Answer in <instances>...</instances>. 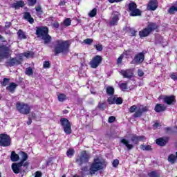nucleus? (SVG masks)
I'll return each mask as SVG.
<instances>
[{
	"mask_svg": "<svg viewBox=\"0 0 177 177\" xmlns=\"http://www.w3.org/2000/svg\"><path fill=\"white\" fill-rule=\"evenodd\" d=\"M106 165L107 162L104 160L96 158L94 159V162L91 164L89 169H88V167H82V171L85 175H95L97 171L106 168Z\"/></svg>",
	"mask_w": 177,
	"mask_h": 177,
	"instance_id": "1",
	"label": "nucleus"
},
{
	"mask_svg": "<svg viewBox=\"0 0 177 177\" xmlns=\"http://www.w3.org/2000/svg\"><path fill=\"white\" fill-rule=\"evenodd\" d=\"M69 46L70 42L68 41L57 40L55 41V55H58V53H67Z\"/></svg>",
	"mask_w": 177,
	"mask_h": 177,
	"instance_id": "2",
	"label": "nucleus"
},
{
	"mask_svg": "<svg viewBox=\"0 0 177 177\" xmlns=\"http://www.w3.org/2000/svg\"><path fill=\"white\" fill-rule=\"evenodd\" d=\"M48 30L46 27H37L36 30V35L39 38H42L44 41V44H49L52 37L48 35Z\"/></svg>",
	"mask_w": 177,
	"mask_h": 177,
	"instance_id": "3",
	"label": "nucleus"
},
{
	"mask_svg": "<svg viewBox=\"0 0 177 177\" xmlns=\"http://www.w3.org/2000/svg\"><path fill=\"white\" fill-rule=\"evenodd\" d=\"M157 24L154 23H150L147 28L139 32V35L140 38H145V37H148L152 31L157 30Z\"/></svg>",
	"mask_w": 177,
	"mask_h": 177,
	"instance_id": "4",
	"label": "nucleus"
},
{
	"mask_svg": "<svg viewBox=\"0 0 177 177\" xmlns=\"http://www.w3.org/2000/svg\"><path fill=\"white\" fill-rule=\"evenodd\" d=\"M16 108L19 113H20L21 114H24L26 115H27V114H29L30 111H31L30 105L24 102H17Z\"/></svg>",
	"mask_w": 177,
	"mask_h": 177,
	"instance_id": "5",
	"label": "nucleus"
},
{
	"mask_svg": "<svg viewBox=\"0 0 177 177\" xmlns=\"http://www.w3.org/2000/svg\"><path fill=\"white\" fill-rule=\"evenodd\" d=\"M21 156L22 159L19 163H13L12 165V169L15 174H19L20 172V167L23 166L24 161H27V158H28V156L24 152H21Z\"/></svg>",
	"mask_w": 177,
	"mask_h": 177,
	"instance_id": "6",
	"label": "nucleus"
},
{
	"mask_svg": "<svg viewBox=\"0 0 177 177\" xmlns=\"http://www.w3.org/2000/svg\"><path fill=\"white\" fill-rule=\"evenodd\" d=\"M60 122L64 128L65 133H66V135H70V133H71V124L70 123V121L66 118H62Z\"/></svg>",
	"mask_w": 177,
	"mask_h": 177,
	"instance_id": "7",
	"label": "nucleus"
},
{
	"mask_svg": "<svg viewBox=\"0 0 177 177\" xmlns=\"http://www.w3.org/2000/svg\"><path fill=\"white\" fill-rule=\"evenodd\" d=\"M89 157V154H88L86 151H82L80 156L77 158L76 162H77L79 165H82L84 162H88Z\"/></svg>",
	"mask_w": 177,
	"mask_h": 177,
	"instance_id": "8",
	"label": "nucleus"
},
{
	"mask_svg": "<svg viewBox=\"0 0 177 177\" xmlns=\"http://www.w3.org/2000/svg\"><path fill=\"white\" fill-rule=\"evenodd\" d=\"M10 137L8 134H0V146L8 147L10 146Z\"/></svg>",
	"mask_w": 177,
	"mask_h": 177,
	"instance_id": "9",
	"label": "nucleus"
},
{
	"mask_svg": "<svg viewBox=\"0 0 177 177\" xmlns=\"http://www.w3.org/2000/svg\"><path fill=\"white\" fill-rule=\"evenodd\" d=\"M10 53V49L5 46H0V60L2 59H8L9 57V53Z\"/></svg>",
	"mask_w": 177,
	"mask_h": 177,
	"instance_id": "10",
	"label": "nucleus"
},
{
	"mask_svg": "<svg viewBox=\"0 0 177 177\" xmlns=\"http://www.w3.org/2000/svg\"><path fill=\"white\" fill-rule=\"evenodd\" d=\"M145 61V52L139 53L134 56L133 64H140Z\"/></svg>",
	"mask_w": 177,
	"mask_h": 177,
	"instance_id": "11",
	"label": "nucleus"
},
{
	"mask_svg": "<svg viewBox=\"0 0 177 177\" xmlns=\"http://www.w3.org/2000/svg\"><path fill=\"white\" fill-rule=\"evenodd\" d=\"M129 10H130V16H140V10L136 8V3L132 2L129 5Z\"/></svg>",
	"mask_w": 177,
	"mask_h": 177,
	"instance_id": "12",
	"label": "nucleus"
},
{
	"mask_svg": "<svg viewBox=\"0 0 177 177\" xmlns=\"http://www.w3.org/2000/svg\"><path fill=\"white\" fill-rule=\"evenodd\" d=\"M100 63H102V57L100 55H96L90 62V66L91 68H97V67H99Z\"/></svg>",
	"mask_w": 177,
	"mask_h": 177,
	"instance_id": "13",
	"label": "nucleus"
},
{
	"mask_svg": "<svg viewBox=\"0 0 177 177\" xmlns=\"http://www.w3.org/2000/svg\"><path fill=\"white\" fill-rule=\"evenodd\" d=\"M120 73L124 78L131 79L133 77V69L120 70Z\"/></svg>",
	"mask_w": 177,
	"mask_h": 177,
	"instance_id": "14",
	"label": "nucleus"
},
{
	"mask_svg": "<svg viewBox=\"0 0 177 177\" xmlns=\"http://www.w3.org/2000/svg\"><path fill=\"white\" fill-rule=\"evenodd\" d=\"M118 20H120V13L114 12L110 20L111 26H115L118 23Z\"/></svg>",
	"mask_w": 177,
	"mask_h": 177,
	"instance_id": "15",
	"label": "nucleus"
},
{
	"mask_svg": "<svg viewBox=\"0 0 177 177\" xmlns=\"http://www.w3.org/2000/svg\"><path fill=\"white\" fill-rule=\"evenodd\" d=\"M131 142H133V143H139V142H145V140H146V138H145V136H138L135 134H133L131 138Z\"/></svg>",
	"mask_w": 177,
	"mask_h": 177,
	"instance_id": "16",
	"label": "nucleus"
},
{
	"mask_svg": "<svg viewBox=\"0 0 177 177\" xmlns=\"http://www.w3.org/2000/svg\"><path fill=\"white\" fill-rule=\"evenodd\" d=\"M157 8H158L157 0H150L147 6L148 10H156Z\"/></svg>",
	"mask_w": 177,
	"mask_h": 177,
	"instance_id": "17",
	"label": "nucleus"
},
{
	"mask_svg": "<svg viewBox=\"0 0 177 177\" xmlns=\"http://www.w3.org/2000/svg\"><path fill=\"white\" fill-rule=\"evenodd\" d=\"M145 111H147V107H140L138 109L136 110V113L133 115V117H135V118H138V117H141L142 114H143Z\"/></svg>",
	"mask_w": 177,
	"mask_h": 177,
	"instance_id": "18",
	"label": "nucleus"
},
{
	"mask_svg": "<svg viewBox=\"0 0 177 177\" xmlns=\"http://www.w3.org/2000/svg\"><path fill=\"white\" fill-rule=\"evenodd\" d=\"M165 110H167V106L164 104H157L155 106V111L156 113H161L165 111Z\"/></svg>",
	"mask_w": 177,
	"mask_h": 177,
	"instance_id": "19",
	"label": "nucleus"
},
{
	"mask_svg": "<svg viewBox=\"0 0 177 177\" xmlns=\"http://www.w3.org/2000/svg\"><path fill=\"white\" fill-rule=\"evenodd\" d=\"M11 6L15 9H20V8L24 7V1H18L15 3L11 4Z\"/></svg>",
	"mask_w": 177,
	"mask_h": 177,
	"instance_id": "20",
	"label": "nucleus"
},
{
	"mask_svg": "<svg viewBox=\"0 0 177 177\" xmlns=\"http://www.w3.org/2000/svg\"><path fill=\"white\" fill-rule=\"evenodd\" d=\"M121 143L124 145V146H126V147L128 149V150H131V149H133V145L129 144V141H128L126 139H122Z\"/></svg>",
	"mask_w": 177,
	"mask_h": 177,
	"instance_id": "21",
	"label": "nucleus"
},
{
	"mask_svg": "<svg viewBox=\"0 0 177 177\" xmlns=\"http://www.w3.org/2000/svg\"><path fill=\"white\" fill-rule=\"evenodd\" d=\"M17 87V84L15 82L10 83L6 88L7 91H9V92H11L13 93L15 92V89Z\"/></svg>",
	"mask_w": 177,
	"mask_h": 177,
	"instance_id": "22",
	"label": "nucleus"
},
{
	"mask_svg": "<svg viewBox=\"0 0 177 177\" xmlns=\"http://www.w3.org/2000/svg\"><path fill=\"white\" fill-rule=\"evenodd\" d=\"M8 64L10 67H12V66H16L17 64H20V60L17 59V58H12L8 62Z\"/></svg>",
	"mask_w": 177,
	"mask_h": 177,
	"instance_id": "23",
	"label": "nucleus"
},
{
	"mask_svg": "<svg viewBox=\"0 0 177 177\" xmlns=\"http://www.w3.org/2000/svg\"><path fill=\"white\" fill-rule=\"evenodd\" d=\"M165 103H167V104H172L174 102H175V97L174 96H169L165 97L164 98Z\"/></svg>",
	"mask_w": 177,
	"mask_h": 177,
	"instance_id": "24",
	"label": "nucleus"
},
{
	"mask_svg": "<svg viewBox=\"0 0 177 177\" xmlns=\"http://www.w3.org/2000/svg\"><path fill=\"white\" fill-rule=\"evenodd\" d=\"M24 17L25 20L28 21L30 23V24H32V23H34V19L31 17V15H30V12H25Z\"/></svg>",
	"mask_w": 177,
	"mask_h": 177,
	"instance_id": "25",
	"label": "nucleus"
},
{
	"mask_svg": "<svg viewBox=\"0 0 177 177\" xmlns=\"http://www.w3.org/2000/svg\"><path fill=\"white\" fill-rule=\"evenodd\" d=\"M11 161H12L13 162H16V161H19V159L20 158V157L16 153L15 151H12L11 153Z\"/></svg>",
	"mask_w": 177,
	"mask_h": 177,
	"instance_id": "26",
	"label": "nucleus"
},
{
	"mask_svg": "<svg viewBox=\"0 0 177 177\" xmlns=\"http://www.w3.org/2000/svg\"><path fill=\"white\" fill-rule=\"evenodd\" d=\"M156 144L158 145V146H165V145L167 144V140L161 138L156 139Z\"/></svg>",
	"mask_w": 177,
	"mask_h": 177,
	"instance_id": "27",
	"label": "nucleus"
},
{
	"mask_svg": "<svg viewBox=\"0 0 177 177\" xmlns=\"http://www.w3.org/2000/svg\"><path fill=\"white\" fill-rule=\"evenodd\" d=\"M17 35L19 39H26V38H27V36H26V33L21 30H19L17 32Z\"/></svg>",
	"mask_w": 177,
	"mask_h": 177,
	"instance_id": "28",
	"label": "nucleus"
},
{
	"mask_svg": "<svg viewBox=\"0 0 177 177\" xmlns=\"http://www.w3.org/2000/svg\"><path fill=\"white\" fill-rule=\"evenodd\" d=\"M167 160L169 162H171V164H175V162L176 161V156L174 154H171L169 156Z\"/></svg>",
	"mask_w": 177,
	"mask_h": 177,
	"instance_id": "29",
	"label": "nucleus"
},
{
	"mask_svg": "<svg viewBox=\"0 0 177 177\" xmlns=\"http://www.w3.org/2000/svg\"><path fill=\"white\" fill-rule=\"evenodd\" d=\"M106 93L109 95V96H113V95H114V88L111 86L106 87Z\"/></svg>",
	"mask_w": 177,
	"mask_h": 177,
	"instance_id": "30",
	"label": "nucleus"
},
{
	"mask_svg": "<svg viewBox=\"0 0 177 177\" xmlns=\"http://www.w3.org/2000/svg\"><path fill=\"white\" fill-rule=\"evenodd\" d=\"M177 12V6H172L169 10L168 13L170 15H174V13H176Z\"/></svg>",
	"mask_w": 177,
	"mask_h": 177,
	"instance_id": "31",
	"label": "nucleus"
},
{
	"mask_svg": "<svg viewBox=\"0 0 177 177\" xmlns=\"http://www.w3.org/2000/svg\"><path fill=\"white\" fill-rule=\"evenodd\" d=\"M57 97H58L59 102H64L66 99H67V97H66V95L63 93L58 94Z\"/></svg>",
	"mask_w": 177,
	"mask_h": 177,
	"instance_id": "32",
	"label": "nucleus"
},
{
	"mask_svg": "<svg viewBox=\"0 0 177 177\" xmlns=\"http://www.w3.org/2000/svg\"><path fill=\"white\" fill-rule=\"evenodd\" d=\"M21 55L24 56L27 59H30V57H32L34 56V53L28 51L26 53H24L23 54H21Z\"/></svg>",
	"mask_w": 177,
	"mask_h": 177,
	"instance_id": "33",
	"label": "nucleus"
},
{
	"mask_svg": "<svg viewBox=\"0 0 177 177\" xmlns=\"http://www.w3.org/2000/svg\"><path fill=\"white\" fill-rule=\"evenodd\" d=\"M75 151L73 149H69L66 151V156H68L70 158L74 156Z\"/></svg>",
	"mask_w": 177,
	"mask_h": 177,
	"instance_id": "34",
	"label": "nucleus"
},
{
	"mask_svg": "<svg viewBox=\"0 0 177 177\" xmlns=\"http://www.w3.org/2000/svg\"><path fill=\"white\" fill-rule=\"evenodd\" d=\"M97 10L96 8H93L90 12L88 13L89 17H95L96 16V13Z\"/></svg>",
	"mask_w": 177,
	"mask_h": 177,
	"instance_id": "35",
	"label": "nucleus"
},
{
	"mask_svg": "<svg viewBox=\"0 0 177 177\" xmlns=\"http://www.w3.org/2000/svg\"><path fill=\"white\" fill-rule=\"evenodd\" d=\"M108 102L109 104H115V97H110L108 98Z\"/></svg>",
	"mask_w": 177,
	"mask_h": 177,
	"instance_id": "36",
	"label": "nucleus"
},
{
	"mask_svg": "<svg viewBox=\"0 0 177 177\" xmlns=\"http://www.w3.org/2000/svg\"><path fill=\"white\" fill-rule=\"evenodd\" d=\"M148 176L150 177H158V174H157V171H152L149 173H148Z\"/></svg>",
	"mask_w": 177,
	"mask_h": 177,
	"instance_id": "37",
	"label": "nucleus"
},
{
	"mask_svg": "<svg viewBox=\"0 0 177 177\" xmlns=\"http://www.w3.org/2000/svg\"><path fill=\"white\" fill-rule=\"evenodd\" d=\"M120 89H122V91H127V89H128V86L127 84V83H122L120 85Z\"/></svg>",
	"mask_w": 177,
	"mask_h": 177,
	"instance_id": "38",
	"label": "nucleus"
},
{
	"mask_svg": "<svg viewBox=\"0 0 177 177\" xmlns=\"http://www.w3.org/2000/svg\"><path fill=\"white\" fill-rule=\"evenodd\" d=\"M64 26H66V27H68V26H70L71 24V20L69 18L66 19L64 21Z\"/></svg>",
	"mask_w": 177,
	"mask_h": 177,
	"instance_id": "39",
	"label": "nucleus"
},
{
	"mask_svg": "<svg viewBox=\"0 0 177 177\" xmlns=\"http://www.w3.org/2000/svg\"><path fill=\"white\" fill-rule=\"evenodd\" d=\"M122 103V99L121 97H115V104H121Z\"/></svg>",
	"mask_w": 177,
	"mask_h": 177,
	"instance_id": "40",
	"label": "nucleus"
},
{
	"mask_svg": "<svg viewBox=\"0 0 177 177\" xmlns=\"http://www.w3.org/2000/svg\"><path fill=\"white\" fill-rule=\"evenodd\" d=\"M140 149L142 150H147L149 151L151 149V147H150V145H141L140 146Z\"/></svg>",
	"mask_w": 177,
	"mask_h": 177,
	"instance_id": "41",
	"label": "nucleus"
},
{
	"mask_svg": "<svg viewBox=\"0 0 177 177\" xmlns=\"http://www.w3.org/2000/svg\"><path fill=\"white\" fill-rule=\"evenodd\" d=\"M84 44H86V45H91L92 42H93V39H86L83 41Z\"/></svg>",
	"mask_w": 177,
	"mask_h": 177,
	"instance_id": "42",
	"label": "nucleus"
},
{
	"mask_svg": "<svg viewBox=\"0 0 177 177\" xmlns=\"http://www.w3.org/2000/svg\"><path fill=\"white\" fill-rule=\"evenodd\" d=\"M26 75H32V68H27L26 69Z\"/></svg>",
	"mask_w": 177,
	"mask_h": 177,
	"instance_id": "43",
	"label": "nucleus"
},
{
	"mask_svg": "<svg viewBox=\"0 0 177 177\" xmlns=\"http://www.w3.org/2000/svg\"><path fill=\"white\" fill-rule=\"evenodd\" d=\"M120 164V160L115 159L113 160L112 165L113 167H114V168H117V167H118V165Z\"/></svg>",
	"mask_w": 177,
	"mask_h": 177,
	"instance_id": "44",
	"label": "nucleus"
},
{
	"mask_svg": "<svg viewBox=\"0 0 177 177\" xmlns=\"http://www.w3.org/2000/svg\"><path fill=\"white\" fill-rule=\"evenodd\" d=\"M28 3L29 6H34L37 3V0H28Z\"/></svg>",
	"mask_w": 177,
	"mask_h": 177,
	"instance_id": "45",
	"label": "nucleus"
},
{
	"mask_svg": "<svg viewBox=\"0 0 177 177\" xmlns=\"http://www.w3.org/2000/svg\"><path fill=\"white\" fill-rule=\"evenodd\" d=\"M138 109V107H136V105H133L130 107L129 109V112L130 113H135V111H136V109Z\"/></svg>",
	"mask_w": 177,
	"mask_h": 177,
	"instance_id": "46",
	"label": "nucleus"
},
{
	"mask_svg": "<svg viewBox=\"0 0 177 177\" xmlns=\"http://www.w3.org/2000/svg\"><path fill=\"white\" fill-rule=\"evenodd\" d=\"M44 68H49L50 67V64L49 63V62L48 61H45L44 62Z\"/></svg>",
	"mask_w": 177,
	"mask_h": 177,
	"instance_id": "47",
	"label": "nucleus"
},
{
	"mask_svg": "<svg viewBox=\"0 0 177 177\" xmlns=\"http://www.w3.org/2000/svg\"><path fill=\"white\" fill-rule=\"evenodd\" d=\"M170 78L174 81H177V73H173L170 75Z\"/></svg>",
	"mask_w": 177,
	"mask_h": 177,
	"instance_id": "48",
	"label": "nucleus"
},
{
	"mask_svg": "<svg viewBox=\"0 0 177 177\" xmlns=\"http://www.w3.org/2000/svg\"><path fill=\"white\" fill-rule=\"evenodd\" d=\"M9 84V79L8 78H4L3 81L2 82V86H6V85H8Z\"/></svg>",
	"mask_w": 177,
	"mask_h": 177,
	"instance_id": "49",
	"label": "nucleus"
},
{
	"mask_svg": "<svg viewBox=\"0 0 177 177\" xmlns=\"http://www.w3.org/2000/svg\"><path fill=\"white\" fill-rule=\"evenodd\" d=\"M94 47L95 48V49H97V50H98L99 52H101V50H103V46L102 45H95Z\"/></svg>",
	"mask_w": 177,
	"mask_h": 177,
	"instance_id": "50",
	"label": "nucleus"
},
{
	"mask_svg": "<svg viewBox=\"0 0 177 177\" xmlns=\"http://www.w3.org/2000/svg\"><path fill=\"white\" fill-rule=\"evenodd\" d=\"M122 59H124V55H121L118 58L117 63L118 64H121V62H122Z\"/></svg>",
	"mask_w": 177,
	"mask_h": 177,
	"instance_id": "51",
	"label": "nucleus"
},
{
	"mask_svg": "<svg viewBox=\"0 0 177 177\" xmlns=\"http://www.w3.org/2000/svg\"><path fill=\"white\" fill-rule=\"evenodd\" d=\"M99 109H100V110H104V109H106V103H101L99 104Z\"/></svg>",
	"mask_w": 177,
	"mask_h": 177,
	"instance_id": "52",
	"label": "nucleus"
},
{
	"mask_svg": "<svg viewBox=\"0 0 177 177\" xmlns=\"http://www.w3.org/2000/svg\"><path fill=\"white\" fill-rule=\"evenodd\" d=\"M144 74L145 73H143V71H142L140 69H139L138 71V75L139 77H143Z\"/></svg>",
	"mask_w": 177,
	"mask_h": 177,
	"instance_id": "53",
	"label": "nucleus"
},
{
	"mask_svg": "<svg viewBox=\"0 0 177 177\" xmlns=\"http://www.w3.org/2000/svg\"><path fill=\"white\" fill-rule=\"evenodd\" d=\"M113 121H115V117L114 116H110L109 118V122L111 123Z\"/></svg>",
	"mask_w": 177,
	"mask_h": 177,
	"instance_id": "54",
	"label": "nucleus"
},
{
	"mask_svg": "<svg viewBox=\"0 0 177 177\" xmlns=\"http://www.w3.org/2000/svg\"><path fill=\"white\" fill-rule=\"evenodd\" d=\"M42 176V173L40 171H36L35 177H41Z\"/></svg>",
	"mask_w": 177,
	"mask_h": 177,
	"instance_id": "55",
	"label": "nucleus"
},
{
	"mask_svg": "<svg viewBox=\"0 0 177 177\" xmlns=\"http://www.w3.org/2000/svg\"><path fill=\"white\" fill-rule=\"evenodd\" d=\"M32 118H34V120H36V121H39V117L37 118V114H35V113H32Z\"/></svg>",
	"mask_w": 177,
	"mask_h": 177,
	"instance_id": "56",
	"label": "nucleus"
},
{
	"mask_svg": "<svg viewBox=\"0 0 177 177\" xmlns=\"http://www.w3.org/2000/svg\"><path fill=\"white\" fill-rule=\"evenodd\" d=\"M0 41L1 42H6V40H5V38L1 35H0Z\"/></svg>",
	"mask_w": 177,
	"mask_h": 177,
	"instance_id": "57",
	"label": "nucleus"
},
{
	"mask_svg": "<svg viewBox=\"0 0 177 177\" xmlns=\"http://www.w3.org/2000/svg\"><path fill=\"white\" fill-rule=\"evenodd\" d=\"M131 35H132L133 36H135L136 34V31H135V30H133V29H131Z\"/></svg>",
	"mask_w": 177,
	"mask_h": 177,
	"instance_id": "58",
	"label": "nucleus"
},
{
	"mask_svg": "<svg viewBox=\"0 0 177 177\" xmlns=\"http://www.w3.org/2000/svg\"><path fill=\"white\" fill-rule=\"evenodd\" d=\"M32 120H31V118H29L27 122L28 125H30V124H32Z\"/></svg>",
	"mask_w": 177,
	"mask_h": 177,
	"instance_id": "59",
	"label": "nucleus"
},
{
	"mask_svg": "<svg viewBox=\"0 0 177 177\" xmlns=\"http://www.w3.org/2000/svg\"><path fill=\"white\" fill-rule=\"evenodd\" d=\"M158 127H160V124L158 123H155L153 124V128H155V129H157Z\"/></svg>",
	"mask_w": 177,
	"mask_h": 177,
	"instance_id": "60",
	"label": "nucleus"
},
{
	"mask_svg": "<svg viewBox=\"0 0 177 177\" xmlns=\"http://www.w3.org/2000/svg\"><path fill=\"white\" fill-rule=\"evenodd\" d=\"M24 167H27L28 165V162H23V165H22Z\"/></svg>",
	"mask_w": 177,
	"mask_h": 177,
	"instance_id": "61",
	"label": "nucleus"
},
{
	"mask_svg": "<svg viewBox=\"0 0 177 177\" xmlns=\"http://www.w3.org/2000/svg\"><path fill=\"white\" fill-rule=\"evenodd\" d=\"M6 27H10V23H6Z\"/></svg>",
	"mask_w": 177,
	"mask_h": 177,
	"instance_id": "62",
	"label": "nucleus"
},
{
	"mask_svg": "<svg viewBox=\"0 0 177 177\" xmlns=\"http://www.w3.org/2000/svg\"><path fill=\"white\" fill-rule=\"evenodd\" d=\"M55 27H56V28H57L59 27V24H55Z\"/></svg>",
	"mask_w": 177,
	"mask_h": 177,
	"instance_id": "63",
	"label": "nucleus"
},
{
	"mask_svg": "<svg viewBox=\"0 0 177 177\" xmlns=\"http://www.w3.org/2000/svg\"><path fill=\"white\" fill-rule=\"evenodd\" d=\"M166 131H171V128L167 127V128H166Z\"/></svg>",
	"mask_w": 177,
	"mask_h": 177,
	"instance_id": "64",
	"label": "nucleus"
}]
</instances>
